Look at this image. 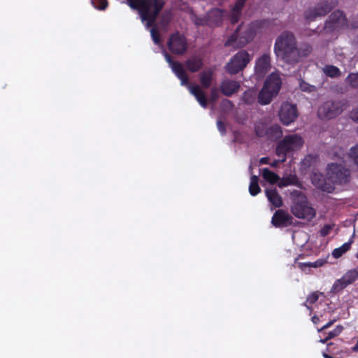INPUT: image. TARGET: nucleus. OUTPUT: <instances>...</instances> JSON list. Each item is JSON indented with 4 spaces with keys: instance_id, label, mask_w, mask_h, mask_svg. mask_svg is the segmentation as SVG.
<instances>
[{
    "instance_id": "nucleus-40",
    "label": "nucleus",
    "mask_w": 358,
    "mask_h": 358,
    "mask_svg": "<svg viewBox=\"0 0 358 358\" xmlns=\"http://www.w3.org/2000/svg\"><path fill=\"white\" fill-rule=\"evenodd\" d=\"M331 229H332V226L329 225V224H327L323 227V228L320 231V233L322 236H325L329 234V232Z\"/></svg>"
},
{
    "instance_id": "nucleus-37",
    "label": "nucleus",
    "mask_w": 358,
    "mask_h": 358,
    "mask_svg": "<svg viewBox=\"0 0 358 358\" xmlns=\"http://www.w3.org/2000/svg\"><path fill=\"white\" fill-rule=\"evenodd\" d=\"M299 87L302 91L311 92L315 91V87L313 85H310L308 83L304 82L303 80H301L299 82Z\"/></svg>"
},
{
    "instance_id": "nucleus-51",
    "label": "nucleus",
    "mask_w": 358,
    "mask_h": 358,
    "mask_svg": "<svg viewBox=\"0 0 358 358\" xmlns=\"http://www.w3.org/2000/svg\"><path fill=\"white\" fill-rule=\"evenodd\" d=\"M323 356H324V358H332V357H331V356H329V355H327L325 353L323 354Z\"/></svg>"
},
{
    "instance_id": "nucleus-31",
    "label": "nucleus",
    "mask_w": 358,
    "mask_h": 358,
    "mask_svg": "<svg viewBox=\"0 0 358 358\" xmlns=\"http://www.w3.org/2000/svg\"><path fill=\"white\" fill-rule=\"evenodd\" d=\"M348 285L344 280V278L342 277L340 279L336 280L332 287H331V292L333 293H337L343 290L344 288H345Z\"/></svg>"
},
{
    "instance_id": "nucleus-33",
    "label": "nucleus",
    "mask_w": 358,
    "mask_h": 358,
    "mask_svg": "<svg viewBox=\"0 0 358 358\" xmlns=\"http://www.w3.org/2000/svg\"><path fill=\"white\" fill-rule=\"evenodd\" d=\"M346 83L353 88H358V73H350L346 78Z\"/></svg>"
},
{
    "instance_id": "nucleus-8",
    "label": "nucleus",
    "mask_w": 358,
    "mask_h": 358,
    "mask_svg": "<svg viewBox=\"0 0 358 358\" xmlns=\"http://www.w3.org/2000/svg\"><path fill=\"white\" fill-rule=\"evenodd\" d=\"M291 210L296 217L307 220H312L315 215V210L308 204L306 196L301 193L295 197Z\"/></svg>"
},
{
    "instance_id": "nucleus-26",
    "label": "nucleus",
    "mask_w": 358,
    "mask_h": 358,
    "mask_svg": "<svg viewBox=\"0 0 358 358\" xmlns=\"http://www.w3.org/2000/svg\"><path fill=\"white\" fill-rule=\"evenodd\" d=\"M268 125L264 120H259L255 124V132L256 134L259 136H266L268 134Z\"/></svg>"
},
{
    "instance_id": "nucleus-45",
    "label": "nucleus",
    "mask_w": 358,
    "mask_h": 358,
    "mask_svg": "<svg viewBox=\"0 0 358 358\" xmlns=\"http://www.w3.org/2000/svg\"><path fill=\"white\" fill-rule=\"evenodd\" d=\"M217 124V128H218L219 131L222 134H223L224 132V127L223 124L220 121H218Z\"/></svg>"
},
{
    "instance_id": "nucleus-15",
    "label": "nucleus",
    "mask_w": 358,
    "mask_h": 358,
    "mask_svg": "<svg viewBox=\"0 0 358 358\" xmlns=\"http://www.w3.org/2000/svg\"><path fill=\"white\" fill-rule=\"evenodd\" d=\"M271 222L277 227H286L292 223V217L283 210H278L273 216Z\"/></svg>"
},
{
    "instance_id": "nucleus-19",
    "label": "nucleus",
    "mask_w": 358,
    "mask_h": 358,
    "mask_svg": "<svg viewBox=\"0 0 358 358\" xmlns=\"http://www.w3.org/2000/svg\"><path fill=\"white\" fill-rule=\"evenodd\" d=\"M266 195L270 203L275 207H280L282 204V199L275 189H266Z\"/></svg>"
},
{
    "instance_id": "nucleus-5",
    "label": "nucleus",
    "mask_w": 358,
    "mask_h": 358,
    "mask_svg": "<svg viewBox=\"0 0 358 358\" xmlns=\"http://www.w3.org/2000/svg\"><path fill=\"white\" fill-rule=\"evenodd\" d=\"M281 86V80L278 73H271L266 80L264 87L258 96V102L262 105L268 104L275 96Z\"/></svg>"
},
{
    "instance_id": "nucleus-23",
    "label": "nucleus",
    "mask_w": 358,
    "mask_h": 358,
    "mask_svg": "<svg viewBox=\"0 0 358 358\" xmlns=\"http://www.w3.org/2000/svg\"><path fill=\"white\" fill-rule=\"evenodd\" d=\"M262 174L263 178L270 184H274L278 181L279 182V176L266 168L262 169Z\"/></svg>"
},
{
    "instance_id": "nucleus-32",
    "label": "nucleus",
    "mask_w": 358,
    "mask_h": 358,
    "mask_svg": "<svg viewBox=\"0 0 358 358\" xmlns=\"http://www.w3.org/2000/svg\"><path fill=\"white\" fill-rule=\"evenodd\" d=\"M324 261L317 260L315 262H306V263H297L298 267H299L301 270L306 271V268H317L320 267L324 264Z\"/></svg>"
},
{
    "instance_id": "nucleus-2",
    "label": "nucleus",
    "mask_w": 358,
    "mask_h": 358,
    "mask_svg": "<svg viewBox=\"0 0 358 358\" xmlns=\"http://www.w3.org/2000/svg\"><path fill=\"white\" fill-rule=\"evenodd\" d=\"M350 176L349 170L341 164L332 163L328 165L326 177L323 178L320 173H314L311 180L313 183L323 191L331 192L336 185L348 182Z\"/></svg>"
},
{
    "instance_id": "nucleus-10",
    "label": "nucleus",
    "mask_w": 358,
    "mask_h": 358,
    "mask_svg": "<svg viewBox=\"0 0 358 358\" xmlns=\"http://www.w3.org/2000/svg\"><path fill=\"white\" fill-rule=\"evenodd\" d=\"M337 3L336 0H322L314 8L309 9L305 15L307 20H312L329 12Z\"/></svg>"
},
{
    "instance_id": "nucleus-1",
    "label": "nucleus",
    "mask_w": 358,
    "mask_h": 358,
    "mask_svg": "<svg viewBox=\"0 0 358 358\" xmlns=\"http://www.w3.org/2000/svg\"><path fill=\"white\" fill-rule=\"evenodd\" d=\"M312 50L309 45L298 49L292 34L282 33L276 40L275 52L277 56L287 63H295L307 56Z\"/></svg>"
},
{
    "instance_id": "nucleus-28",
    "label": "nucleus",
    "mask_w": 358,
    "mask_h": 358,
    "mask_svg": "<svg viewBox=\"0 0 358 358\" xmlns=\"http://www.w3.org/2000/svg\"><path fill=\"white\" fill-rule=\"evenodd\" d=\"M249 192L252 196H255L260 192V187L258 185V177L257 176H252L250 178Z\"/></svg>"
},
{
    "instance_id": "nucleus-36",
    "label": "nucleus",
    "mask_w": 358,
    "mask_h": 358,
    "mask_svg": "<svg viewBox=\"0 0 358 358\" xmlns=\"http://www.w3.org/2000/svg\"><path fill=\"white\" fill-rule=\"evenodd\" d=\"M343 331V327L341 326H337L333 331H330L328 334V336L324 339H321L320 341L321 343H325L327 340L331 339L341 333Z\"/></svg>"
},
{
    "instance_id": "nucleus-41",
    "label": "nucleus",
    "mask_w": 358,
    "mask_h": 358,
    "mask_svg": "<svg viewBox=\"0 0 358 358\" xmlns=\"http://www.w3.org/2000/svg\"><path fill=\"white\" fill-rule=\"evenodd\" d=\"M100 1V6L98 8L100 10H104L107 7V1L106 0H99Z\"/></svg>"
},
{
    "instance_id": "nucleus-7",
    "label": "nucleus",
    "mask_w": 358,
    "mask_h": 358,
    "mask_svg": "<svg viewBox=\"0 0 358 358\" xmlns=\"http://www.w3.org/2000/svg\"><path fill=\"white\" fill-rule=\"evenodd\" d=\"M259 28V24L254 22L248 25H241L226 42V45H231L237 42L238 45H244L252 41Z\"/></svg>"
},
{
    "instance_id": "nucleus-38",
    "label": "nucleus",
    "mask_w": 358,
    "mask_h": 358,
    "mask_svg": "<svg viewBox=\"0 0 358 358\" xmlns=\"http://www.w3.org/2000/svg\"><path fill=\"white\" fill-rule=\"evenodd\" d=\"M150 34L152 38V40L155 44H159L160 38L157 33V30L155 28H152L150 29Z\"/></svg>"
},
{
    "instance_id": "nucleus-24",
    "label": "nucleus",
    "mask_w": 358,
    "mask_h": 358,
    "mask_svg": "<svg viewBox=\"0 0 358 358\" xmlns=\"http://www.w3.org/2000/svg\"><path fill=\"white\" fill-rule=\"evenodd\" d=\"M245 2V0H238L231 11V21L236 22L238 20L241 10Z\"/></svg>"
},
{
    "instance_id": "nucleus-17",
    "label": "nucleus",
    "mask_w": 358,
    "mask_h": 358,
    "mask_svg": "<svg viewBox=\"0 0 358 358\" xmlns=\"http://www.w3.org/2000/svg\"><path fill=\"white\" fill-rule=\"evenodd\" d=\"M345 23L346 19L343 13L341 11L337 10L331 14L330 20L328 22L327 27L336 29L344 26Z\"/></svg>"
},
{
    "instance_id": "nucleus-34",
    "label": "nucleus",
    "mask_w": 358,
    "mask_h": 358,
    "mask_svg": "<svg viewBox=\"0 0 358 358\" xmlns=\"http://www.w3.org/2000/svg\"><path fill=\"white\" fill-rule=\"evenodd\" d=\"M257 92L253 89L247 90L243 94V100L247 103H251L255 100Z\"/></svg>"
},
{
    "instance_id": "nucleus-20",
    "label": "nucleus",
    "mask_w": 358,
    "mask_h": 358,
    "mask_svg": "<svg viewBox=\"0 0 358 358\" xmlns=\"http://www.w3.org/2000/svg\"><path fill=\"white\" fill-rule=\"evenodd\" d=\"M355 236V231L354 230L352 237L350 238L348 242L345 243L341 247L335 248L332 252V255L334 258H339L348 250H350L352 243L354 241V237Z\"/></svg>"
},
{
    "instance_id": "nucleus-6",
    "label": "nucleus",
    "mask_w": 358,
    "mask_h": 358,
    "mask_svg": "<svg viewBox=\"0 0 358 358\" xmlns=\"http://www.w3.org/2000/svg\"><path fill=\"white\" fill-rule=\"evenodd\" d=\"M303 144V141L301 136L296 134L287 136L278 143L276 154L279 157L282 156L281 162H285L287 155H290L299 150Z\"/></svg>"
},
{
    "instance_id": "nucleus-22",
    "label": "nucleus",
    "mask_w": 358,
    "mask_h": 358,
    "mask_svg": "<svg viewBox=\"0 0 358 358\" xmlns=\"http://www.w3.org/2000/svg\"><path fill=\"white\" fill-rule=\"evenodd\" d=\"M349 160L353 161L358 166V145L351 148L350 154L343 155L341 158V161L345 165L349 163Z\"/></svg>"
},
{
    "instance_id": "nucleus-14",
    "label": "nucleus",
    "mask_w": 358,
    "mask_h": 358,
    "mask_svg": "<svg viewBox=\"0 0 358 358\" xmlns=\"http://www.w3.org/2000/svg\"><path fill=\"white\" fill-rule=\"evenodd\" d=\"M340 113L337 104L327 101L318 109V115L321 118H332Z\"/></svg>"
},
{
    "instance_id": "nucleus-35",
    "label": "nucleus",
    "mask_w": 358,
    "mask_h": 358,
    "mask_svg": "<svg viewBox=\"0 0 358 358\" xmlns=\"http://www.w3.org/2000/svg\"><path fill=\"white\" fill-rule=\"evenodd\" d=\"M343 278L348 285L352 284L357 279V277L353 270L348 271L343 275Z\"/></svg>"
},
{
    "instance_id": "nucleus-18",
    "label": "nucleus",
    "mask_w": 358,
    "mask_h": 358,
    "mask_svg": "<svg viewBox=\"0 0 358 358\" xmlns=\"http://www.w3.org/2000/svg\"><path fill=\"white\" fill-rule=\"evenodd\" d=\"M240 87L238 82L234 80H224L220 86L222 92L226 96H231L236 93Z\"/></svg>"
},
{
    "instance_id": "nucleus-9",
    "label": "nucleus",
    "mask_w": 358,
    "mask_h": 358,
    "mask_svg": "<svg viewBox=\"0 0 358 358\" xmlns=\"http://www.w3.org/2000/svg\"><path fill=\"white\" fill-rule=\"evenodd\" d=\"M251 58L247 52H238L227 64V71L231 74L239 72L246 66Z\"/></svg>"
},
{
    "instance_id": "nucleus-42",
    "label": "nucleus",
    "mask_w": 358,
    "mask_h": 358,
    "mask_svg": "<svg viewBox=\"0 0 358 358\" xmlns=\"http://www.w3.org/2000/svg\"><path fill=\"white\" fill-rule=\"evenodd\" d=\"M351 117L353 120L358 122V109L354 110L352 113Z\"/></svg>"
},
{
    "instance_id": "nucleus-46",
    "label": "nucleus",
    "mask_w": 358,
    "mask_h": 358,
    "mask_svg": "<svg viewBox=\"0 0 358 358\" xmlns=\"http://www.w3.org/2000/svg\"><path fill=\"white\" fill-rule=\"evenodd\" d=\"M259 162L262 164H269V158H268V157H262V158L260 159Z\"/></svg>"
},
{
    "instance_id": "nucleus-52",
    "label": "nucleus",
    "mask_w": 358,
    "mask_h": 358,
    "mask_svg": "<svg viewBox=\"0 0 358 358\" xmlns=\"http://www.w3.org/2000/svg\"><path fill=\"white\" fill-rule=\"evenodd\" d=\"M355 257H356V258L358 259V252L356 253Z\"/></svg>"
},
{
    "instance_id": "nucleus-30",
    "label": "nucleus",
    "mask_w": 358,
    "mask_h": 358,
    "mask_svg": "<svg viewBox=\"0 0 358 358\" xmlns=\"http://www.w3.org/2000/svg\"><path fill=\"white\" fill-rule=\"evenodd\" d=\"M296 178L294 175H289L279 180L278 186L280 187H287L296 183Z\"/></svg>"
},
{
    "instance_id": "nucleus-16",
    "label": "nucleus",
    "mask_w": 358,
    "mask_h": 358,
    "mask_svg": "<svg viewBox=\"0 0 358 358\" xmlns=\"http://www.w3.org/2000/svg\"><path fill=\"white\" fill-rule=\"evenodd\" d=\"M270 69V57L264 54L258 59L255 66L256 74L259 77L263 76Z\"/></svg>"
},
{
    "instance_id": "nucleus-27",
    "label": "nucleus",
    "mask_w": 358,
    "mask_h": 358,
    "mask_svg": "<svg viewBox=\"0 0 358 358\" xmlns=\"http://www.w3.org/2000/svg\"><path fill=\"white\" fill-rule=\"evenodd\" d=\"M282 134V133L280 127L278 124H274L269 127L267 138L271 139H277L281 137Z\"/></svg>"
},
{
    "instance_id": "nucleus-25",
    "label": "nucleus",
    "mask_w": 358,
    "mask_h": 358,
    "mask_svg": "<svg viewBox=\"0 0 358 358\" xmlns=\"http://www.w3.org/2000/svg\"><path fill=\"white\" fill-rule=\"evenodd\" d=\"M213 78V71L210 69L206 70L201 73L200 82L202 86L208 88L211 83Z\"/></svg>"
},
{
    "instance_id": "nucleus-47",
    "label": "nucleus",
    "mask_w": 358,
    "mask_h": 358,
    "mask_svg": "<svg viewBox=\"0 0 358 358\" xmlns=\"http://www.w3.org/2000/svg\"><path fill=\"white\" fill-rule=\"evenodd\" d=\"M169 17H164L161 22V24H162V26L164 27L165 26L167 23H168V21L169 20Z\"/></svg>"
},
{
    "instance_id": "nucleus-21",
    "label": "nucleus",
    "mask_w": 358,
    "mask_h": 358,
    "mask_svg": "<svg viewBox=\"0 0 358 358\" xmlns=\"http://www.w3.org/2000/svg\"><path fill=\"white\" fill-rule=\"evenodd\" d=\"M185 64L189 71L196 72L203 66V62L200 58L195 57L187 60Z\"/></svg>"
},
{
    "instance_id": "nucleus-4",
    "label": "nucleus",
    "mask_w": 358,
    "mask_h": 358,
    "mask_svg": "<svg viewBox=\"0 0 358 358\" xmlns=\"http://www.w3.org/2000/svg\"><path fill=\"white\" fill-rule=\"evenodd\" d=\"M164 55L172 71L177 76V78L180 80L181 85H186L189 89V92L196 98L199 104L202 107L206 108L207 101L206 95L201 87L198 85H189L188 84L187 75L182 65L179 62H172L171 57L166 52H164Z\"/></svg>"
},
{
    "instance_id": "nucleus-11",
    "label": "nucleus",
    "mask_w": 358,
    "mask_h": 358,
    "mask_svg": "<svg viewBox=\"0 0 358 358\" xmlns=\"http://www.w3.org/2000/svg\"><path fill=\"white\" fill-rule=\"evenodd\" d=\"M278 115L283 124L289 125L298 117L296 107L294 104L285 102L281 105Z\"/></svg>"
},
{
    "instance_id": "nucleus-3",
    "label": "nucleus",
    "mask_w": 358,
    "mask_h": 358,
    "mask_svg": "<svg viewBox=\"0 0 358 358\" xmlns=\"http://www.w3.org/2000/svg\"><path fill=\"white\" fill-rule=\"evenodd\" d=\"M132 9L139 10L141 20L147 27H150L164 6L162 0H127Z\"/></svg>"
},
{
    "instance_id": "nucleus-12",
    "label": "nucleus",
    "mask_w": 358,
    "mask_h": 358,
    "mask_svg": "<svg viewBox=\"0 0 358 358\" xmlns=\"http://www.w3.org/2000/svg\"><path fill=\"white\" fill-rule=\"evenodd\" d=\"M169 50L174 54H183L187 50L185 38L179 34L172 35L168 43Z\"/></svg>"
},
{
    "instance_id": "nucleus-13",
    "label": "nucleus",
    "mask_w": 358,
    "mask_h": 358,
    "mask_svg": "<svg viewBox=\"0 0 358 358\" xmlns=\"http://www.w3.org/2000/svg\"><path fill=\"white\" fill-rule=\"evenodd\" d=\"M223 17L224 15L222 10L214 9L208 14L207 20L195 17L193 20L198 25L208 24L209 26H217L222 20Z\"/></svg>"
},
{
    "instance_id": "nucleus-39",
    "label": "nucleus",
    "mask_w": 358,
    "mask_h": 358,
    "mask_svg": "<svg viewBox=\"0 0 358 358\" xmlns=\"http://www.w3.org/2000/svg\"><path fill=\"white\" fill-rule=\"evenodd\" d=\"M319 294L317 292H314L310 294L306 299V303L308 304L314 303L318 299Z\"/></svg>"
},
{
    "instance_id": "nucleus-44",
    "label": "nucleus",
    "mask_w": 358,
    "mask_h": 358,
    "mask_svg": "<svg viewBox=\"0 0 358 358\" xmlns=\"http://www.w3.org/2000/svg\"><path fill=\"white\" fill-rule=\"evenodd\" d=\"M334 322V320H332L328 323H327L325 325H324L321 329H318V331L320 332L327 328H329L333 323Z\"/></svg>"
},
{
    "instance_id": "nucleus-50",
    "label": "nucleus",
    "mask_w": 358,
    "mask_h": 358,
    "mask_svg": "<svg viewBox=\"0 0 358 358\" xmlns=\"http://www.w3.org/2000/svg\"><path fill=\"white\" fill-rule=\"evenodd\" d=\"M352 270L355 271V273L358 278V267L357 268L352 269Z\"/></svg>"
},
{
    "instance_id": "nucleus-43",
    "label": "nucleus",
    "mask_w": 358,
    "mask_h": 358,
    "mask_svg": "<svg viewBox=\"0 0 358 358\" xmlns=\"http://www.w3.org/2000/svg\"><path fill=\"white\" fill-rule=\"evenodd\" d=\"M217 96V90L215 88L211 90V99L215 100Z\"/></svg>"
},
{
    "instance_id": "nucleus-49",
    "label": "nucleus",
    "mask_w": 358,
    "mask_h": 358,
    "mask_svg": "<svg viewBox=\"0 0 358 358\" xmlns=\"http://www.w3.org/2000/svg\"><path fill=\"white\" fill-rule=\"evenodd\" d=\"M312 321H313V323L316 324V323H317L320 321V318H319L318 316H314L312 318Z\"/></svg>"
},
{
    "instance_id": "nucleus-48",
    "label": "nucleus",
    "mask_w": 358,
    "mask_h": 358,
    "mask_svg": "<svg viewBox=\"0 0 358 358\" xmlns=\"http://www.w3.org/2000/svg\"><path fill=\"white\" fill-rule=\"evenodd\" d=\"M280 162H282L281 160H274L272 163H271V166H273V167H275L278 166V164L280 163Z\"/></svg>"
},
{
    "instance_id": "nucleus-29",
    "label": "nucleus",
    "mask_w": 358,
    "mask_h": 358,
    "mask_svg": "<svg viewBox=\"0 0 358 358\" xmlns=\"http://www.w3.org/2000/svg\"><path fill=\"white\" fill-rule=\"evenodd\" d=\"M322 71L325 75L331 78L338 77L341 75L339 69L331 65L325 66Z\"/></svg>"
}]
</instances>
